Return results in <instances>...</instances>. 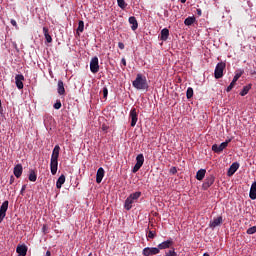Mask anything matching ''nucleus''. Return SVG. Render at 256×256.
I'll list each match as a JSON object with an SVG mask.
<instances>
[{
    "label": "nucleus",
    "mask_w": 256,
    "mask_h": 256,
    "mask_svg": "<svg viewBox=\"0 0 256 256\" xmlns=\"http://www.w3.org/2000/svg\"><path fill=\"white\" fill-rule=\"evenodd\" d=\"M226 64L224 62H219L216 65L215 71H214V77L215 79H221L223 77V71H225Z\"/></svg>",
    "instance_id": "nucleus-3"
},
{
    "label": "nucleus",
    "mask_w": 256,
    "mask_h": 256,
    "mask_svg": "<svg viewBox=\"0 0 256 256\" xmlns=\"http://www.w3.org/2000/svg\"><path fill=\"white\" fill-rule=\"evenodd\" d=\"M243 73H245V71H243V70H240L239 72H236L232 81L237 83V81H239V79H241V75H243Z\"/></svg>",
    "instance_id": "nucleus-31"
},
{
    "label": "nucleus",
    "mask_w": 256,
    "mask_h": 256,
    "mask_svg": "<svg viewBox=\"0 0 256 256\" xmlns=\"http://www.w3.org/2000/svg\"><path fill=\"white\" fill-rule=\"evenodd\" d=\"M90 71L91 73H99V58L97 56L90 61Z\"/></svg>",
    "instance_id": "nucleus-8"
},
{
    "label": "nucleus",
    "mask_w": 256,
    "mask_h": 256,
    "mask_svg": "<svg viewBox=\"0 0 256 256\" xmlns=\"http://www.w3.org/2000/svg\"><path fill=\"white\" fill-rule=\"evenodd\" d=\"M7 209H9V201H4L0 207V217H6Z\"/></svg>",
    "instance_id": "nucleus-15"
},
{
    "label": "nucleus",
    "mask_w": 256,
    "mask_h": 256,
    "mask_svg": "<svg viewBox=\"0 0 256 256\" xmlns=\"http://www.w3.org/2000/svg\"><path fill=\"white\" fill-rule=\"evenodd\" d=\"M24 81H25V76H23V74H17L15 76V83H16L17 89H23V87H24L23 82Z\"/></svg>",
    "instance_id": "nucleus-12"
},
{
    "label": "nucleus",
    "mask_w": 256,
    "mask_h": 256,
    "mask_svg": "<svg viewBox=\"0 0 256 256\" xmlns=\"http://www.w3.org/2000/svg\"><path fill=\"white\" fill-rule=\"evenodd\" d=\"M160 39H161V41H167V39H169V29L164 28L161 30Z\"/></svg>",
    "instance_id": "nucleus-25"
},
{
    "label": "nucleus",
    "mask_w": 256,
    "mask_h": 256,
    "mask_svg": "<svg viewBox=\"0 0 256 256\" xmlns=\"http://www.w3.org/2000/svg\"><path fill=\"white\" fill-rule=\"evenodd\" d=\"M11 25H13V27H17V21L11 20Z\"/></svg>",
    "instance_id": "nucleus-47"
},
{
    "label": "nucleus",
    "mask_w": 256,
    "mask_h": 256,
    "mask_svg": "<svg viewBox=\"0 0 256 256\" xmlns=\"http://www.w3.org/2000/svg\"><path fill=\"white\" fill-rule=\"evenodd\" d=\"M13 183H15V177L11 176L10 177V185H13Z\"/></svg>",
    "instance_id": "nucleus-45"
},
{
    "label": "nucleus",
    "mask_w": 256,
    "mask_h": 256,
    "mask_svg": "<svg viewBox=\"0 0 256 256\" xmlns=\"http://www.w3.org/2000/svg\"><path fill=\"white\" fill-rule=\"evenodd\" d=\"M229 143H231L230 139L222 142L220 145L214 144L212 145V151H214V153H221L224 149H227Z\"/></svg>",
    "instance_id": "nucleus-5"
},
{
    "label": "nucleus",
    "mask_w": 256,
    "mask_h": 256,
    "mask_svg": "<svg viewBox=\"0 0 256 256\" xmlns=\"http://www.w3.org/2000/svg\"><path fill=\"white\" fill-rule=\"evenodd\" d=\"M193 23H195V17H188L184 20V25H186L187 27H191V25H193Z\"/></svg>",
    "instance_id": "nucleus-28"
},
{
    "label": "nucleus",
    "mask_w": 256,
    "mask_h": 256,
    "mask_svg": "<svg viewBox=\"0 0 256 256\" xmlns=\"http://www.w3.org/2000/svg\"><path fill=\"white\" fill-rule=\"evenodd\" d=\"M143 163H145V156H143V154H139L136 157V164L132 169V173H137V171L143 167Z\"/></svg>",
    "instance_id": "nucleus-4"
},
{
    "label": "nucleus",
    "mask_w": 256,
    "mask_h": 256,
    "mask_svg": "<svg viewBox=\"0 0 256 256\" xmlns=\"http://www.w3.org/2000/svg\"><path fill=\"white\" fill-rule=\"evenodd\" d=\"M0 105H1V99H0Z\"/></svg>",
    "instance_id": "nucleus-55"
},
{
    "label": "nucleus",
    "mask_w": 256,
    "mask_h": 256,
    "mask_svg": "<svg viewBox=\"0 0 256 256\" xmlns=\"http://www.w3.org/2000/svg\"><path fill=\"white\" fill-rule=\"evenodd\" d=\"M103 177H105V169L100 167L96 173V183H101V181H103Z\"/></svg>",
    "instance_id": "nucleus-16"
},
{
    "label": "nucleus",
    "mask_w": 256,
    "mask_h": 256,
    "mask_svg": "<svg viewBox=\"0 0 256 256\" xmlns=\"http://www.w3.org/2000/svg\"><path fill=\"white\" fill-rule=\"evenodd\" d=\"M249 197L252 201L256 199V181H254L250 187Z\"/></svg>",
    "instance_id": "nucleus-20"
},
{
    "label": "nucleus",
    "mask_w": 256,
    "mask_h": 256,
    "mask_svg": "<svg viewBox=\"0 0 256 256\" xmlns=\"http://www.w3.org/2000/svg\"><path fill=\"white\" fill-rule=\"evenodd\" d=\"M28 179H29V181H32L33 183H35V181H37V173L35 172V170H30Z\"/></svg>",
    "instance_id": "nucleus-29"
},
{
    "label": "nucleus",
    "mask_w": 256,
    "mask_h": 256,
    "mask_svg": "<svg viewBox=\"0 0 256 256\" xmlns=\"http://www.w3.org/2000/svg\"><path fill=\"white\" fill-rule=\"evenodd\" d=\"M223 223V217L219 216L210 221L209 227L211 229H215V227H219Z\"/></svg>",
    "instance_id": "nucleus-13"
},
{
    "label": "nucleus",
    "mask_w": 256,
    "mask_h": 256,
    "mask_svg": "<svg viewBox=\"0 0 256 256\" xmlns=\"http://www.w3.org/2000/svg\"><path fill=\"white\" fill-rule=\"evenodd\" d=\"M92 255H93V254L90 253L88 256H92Z\"/></svg>",
    "instance_id": "nucleus-54"
},
{
    "label": "nucleus",
    "mask_w": 256,
    "mask_h": 256,
    "mask_svg": "<svg viewBox=\"0 0 256 256\" xmlns=\"http://www.w3.org/2000/svg\"><path fill=\"white\" fill-rule=\"evenodd\" d=\"M174 245L173 239L169 238L168 240L158 244V251L161 253L163 249H171Z\"/></svg>",
    "instance_id": "nucleus-7"
},
{
    "label": "nucleus",
    "mask_w": 256,
    "mask_h": 256,
    "mask_svg": "<svg viewBox=\"0 0 256 256\" xmlns=\"http://www.w3.org/2000/svg\"><path fill=\"white\" fill-rule=\"evenodd\" d=\"M203 256H210L209 253H204Z\"/></svg>",
    "instance_id": "nucleus-52"
},
{
    "label": "nucleus",
    "mask_w": 256,
    "mask_h": 256,
    "mask_svg": "<svg viewBox=\"0 0 256 256\" xmlns=\"http://www.w3.org/2000/svg\"><path fill=\"white\" fill-rule=\"evenodd\" d=\"M3 219H5V216H0V223H3Z\"/></svg>",
    "instance_id": "nucleus-49"
},
{
    "label": "nucleus",
    "mask_w": 256,
    "mask_h": 256,
    "mask_svg": "<svg viewBox=\"0 0 256 256\" xmlns=\"http://www.w3.org/2000/svg\"><path fill=\"white\" fill-rule=\"evenodd\" d=\"M237 82H234V80H232V82L230 83V85L226 88L227 93L231 92L233 90V87H235Z\"/></svg>",
    "instance_id": "nucleus-35"
},
{
    "label": "nucleus",
    "mask_w": 256,
    "mask_h": 256,
    "mask_svg": "<svg viewBox=\"0 0 256 256\" xmlns=\"http://www.w3.org/2000/svg\"><path fill=\"white\" fill-rule=\"evenodd\" d=\"M61 151V147L56 145L52 151L51 159H59V152Z\"/></svg>",
    "instance_id": "nucleus-23"
},
{
    "label": "nucleus",
    "mask_w": 256,
    "mask_h": 256,
    "mask_svg": "<svg viewBox=\"0 0 256 256\" xmlns=\"http://www.w3.org/2000/svg\"><path fill=\"white\" fill-rule=\"evenodd\" d=\"M117 3H118V7H120V9L127 8V3L125 2V0H117Z\"/></svg>",
    "instance_id": "nucleus-32"
},
{
    "label": "nucleus",
    "mask_w": 256,
    "mask_h": 256,
    "mask_svg": "<svg viewBox=\"0 0 256 256\" xmlns=\"http://www.w3.org/2000/svg\"><path fill=\"white\" fill-rule=\"evenodd\" d=\"M130 119H131V127H135L137 125V121H139L137 109L132 108L130 111Z\"/></svg>",
    "instance_id": "nucleus-11"
},
{
    "label": "nucleus",
    "mask_w": 256,
    "mask_h": 256,
    "mask_svg": "<svg viewBox=\"0 0 256 256\" xmlns=\"http://www.w3.org/2000/svg\"><path fill=\"white\" fill-rule=\"evenodd\" d=\"M59 167V159L51 158L50 160V171L52 175H57V169Z\"/></svg>",
    "instance_id": "nucleus-10"
},
{
    "label": "nucleus",
    "mask_w": 256,
    "mask_h": 256,
    "mask_svg": "<svg viewBox=\"0 0 256 256\" xmlns=\"http://www.w3.org/2000/svg\"><path fill=\"white\" fill-rule=\"evenodd\" d=\"M42 231L45 235H47V225H43Z\"/></svg>",
    "instance_id": "nucleus-44"
},
{
    "label": "nucleus",
    "mask_w": 256,
    "mask_h": 256,
    "mask_svg": "<svg viewBox=\"0 0 256 256\" xmlns=\"http://www.w3.org/2000/svg\"><path fill=\"white\" fill-rule=\"evenodd\" d=\"M43 33L47 43H53V38L49 35V28L43 27Z\"/></svg>",
    "instance_id": "nucleus-24"
},
{
    "label": "nucleus",
    "mask_w": 256,
    "mask_h": 256,
    "mask_svg": "<svg viewBox=\"0 0 256 256\" xmlns=\"http://www.w3.org/2000/svg\"><path fill=\"white\" fill-rule=\"evenodd\" d=\"M156 233H155V231H149L148 232V234H147V237H148V239H155V237H156Z\"/></svg>",
    "instance_id": "nucleus-36"
},
{
    "label": "nucleus",
    "mask_w": 256,
    "mask_h": 256,
    "mask_svg": "<svg viewBox=\"0 0 256 256\" xmlns=\"http://www.w3.org/2000/svg\"><path fill=\"white\" fill-rule=\"evenodd\" d=\"M246 233H247V235H255V233H256V226H252V227L248 228Z\"/></svg>",
    "instance_id": "nucleus-33"
},
{
    "label": "nucleus",
    "mask_w": 256,
    "mask_h": 256,
    "mask_svg": "<svg viewBox=\"0 0 256 256\" xmlns=\"http://www.w3.org/2000/svg\"><path fill=\"white\" fill-rule=\"evenodd\" d=\"M187 99H191L193 97V88L189 87L186 91Z\"/></svg>",
    "instance_id": "nucleus-34"
},
{
    "label": "nucleus",
    "mask_w": 256,
    "mask_h": 256,
    "mask_svg": "<svg viewBox=\"0 0 256 256\" xmlns=\"http://www.w3.org/2000/svg\"><path fill=\"white\" fill-rule=\"evenodd\" d=\"M198 11V15H201V10H197Z\"/></svg>",
    "instance_id": "nucleus-53"
},
{
    "label": "nucleus",
    "mask_w": 256,
    "mask_h": 256,
    "mask_svg": "<svg viewBox=\"0 0 256 256\" xmlns=\"http://www.w3.org/2000/svg\"><path fill=\"white\" fill-rule=\"evenodd\" d=\"M16 253H18V256H25L27 255V246L25 245H18L16 248Z\"/></svg>",
    "instance_id": "nucleus-19"
},
{
    "label": "nucleus",
    "mask_w": 256,
    "mask_h": 256,
    "mask_svg": "<svg viewBox=\"0 0 256 256\" xmlns=\"http://www.w3.org/2000/svg\"><path fill=\"white\" fill-rule=\"evenodd\" d=\"M121 63L124 65V67H127V60H125V58L121 59Z\"/></svg>",
    "instance_id": "nucleus-43"
},
{
    "label": "nucleus",
    "mask_w": 256,
    "mask_h": 256,
    "mask_svg": "<svg viewBox=\"0 0 256 256\" xmlns=\"http://www.w3.org/2000/svg\"><path fill=\"white\" fill-rule=\"evenodd\" d=\"M46 256H51V251L48 250V251L46 252Z\"/></svg>",
    "instance_id": "nucleus-50"
},
{
    "label": "nucleus",
    "mask_w": 256,
    "mask_h": 256,
    "mask_svg": "<svg viewBox=\"0 0 256 256\" xmlns=\"http://www.w3.org/2000/svg\"><path fill=\"white\" fill-rule=\"evenodd\" d=\"M102 93H103V98L107 99V95H109V90L107 89V87L103 88Z\"/></svg>",
    "instance_id": "nucleus-39"
},
{
    "label": "nucleus",
    "mask_w": 256,
    "mask_h": 256,
    "mask_svg": "<svg viewBox=\"0 0 256 256\" xmlns=\"http://www.w3.org/2000/svg\"><path fill=\"white\" fill-rule=\"evenodd\" d=\"M139 197H141V192H135L130 194V196L125 200L124 209H126V211H131V209L133 208V203H136Z\"/></svg>",
    "instance_id": "nucleus-2"
},
{
    "label": "nucleus",
    "mask_w": 256,
    "mask_h": 256,
    "mask_svg": "<svg viewBox=\"0 0 256 256\" xmlns=\"http://www.w3.org/2000/svg\"><path fill=\"white\" fill-rule=\"evenodd\" d=\"M65 184V175H61L59 178H58V180H57V182H56V187H57V189H61V187H63V185Z\"/></svg>",
    "instance_id": "nucleus-27"
},
{
    "label": "nucleus",
    "mask_w": 256,
    "mask_h": 256,
    "mask_svg": "<svg viewBox=\"0 0 256 256\" xmlns=\"http://www.w3.org/2000/svg\"><path fill=\"white\" fill-rule=\"evenodd\" d=\"M0 115H3V105L0 104Z\"/></svg>",
    "instance_id": "nucleus-48"
},
{
    "label": "nucleus",
    "mask_w": 256,
    "mask_h": 256,
    "mask_svg": "<svg viewBox=\"0 0 256 256\" xmlns=\"http://www.w3.org/2000/svg\"><path fill=\"white\" fill-rule=\"evenodd\" d=\"M129 23L131 26L132 31H137L138 27H139V23L137 22V18H135V16H131L129 17Z\"/></svg>",
    "instance_id": "nucleus-18"
},
{
    "label": "nucleus",
    "mask_w": 256,
    "mask_h": 256,
    "mask_svg": "<svg viewBox=\"0 0 256 256\" xmlns=\"http://www.w3.org/2000/svg\"><path fill=\"white\" fill-rule=\"evenodd\" d=\"M107 129H109V126L103 124V125H102V131H107Z\"/></svg>",
    "instance_id": "nucleus-46"
},
{
    "label": "nucleus",
    "mask_w": 256,
    "mask_h": 256,
    "mask_svg": "<svg viewBox=\"0 0 256 256\" xmlns=\"http://www.w3.org/2000/svg\"><path fill=\"white\" fill-rule=\"evenodd\" d=\"M57 91L58 94L65 95V84L63 83V80L58 81Z\"/></svg>",
    "instance_id": "nucleus-22"
},
{
    "label": "nucleus",
    "mask_w": 256,
    "mask_h": 256,
    "mask_svg": "<svg viewBox=\"0 0 256 256\" xmlns=\"http://www.w3.org/2000/svg\"><path fill=\"white\" fill-rule=\"evenodd\" d=\"M169 173H171V175H175L177 173V167H171Z\"/></svg>",
    "instance_id": "nucleus-40"
},
{
    "label": "nucleus",
    "mask_w": 256,
    "mask_h": 256,
    "mask_svg": "<svg viewBox=\"0 0 256 256\" xmlns=\"http://www.w3.org/2000/svg\"><path fill=\"white\" fill-rule=\"evenodd\" d=\"M159 248L157 247H146L142 250V255L144 256H153L159 255Z\"/></svg>",
    "instance_id": "nucleus-6"
},
{
    "label": "nucleus",
    "mask_w": 256,
    "mask_h": 256,
    "mask_svg": "<svg viewBox=\"0 0 256 256\" xmlns=\"http://www.w3.org/2000/svg\"><path fill=\"white\" fill-rule=\"evenodd\" d=\"M132 85L138 91H145L149 89V84L147 83V77L143 74H137L136 79L132 82Z\"/></svg>",
    "instance_id": "nucleus-1"
},
{
    "label": "nucleus",
    "mask_w": 256,
    "mask_h": 256,
    "mask_svg": "<svg viewBox=\"0 0 256 256\" xmlns=\"http://www.w3.org/2000/svg\"><path fill=\"white\" fill-rule=\"evenodd\" d=\"M15 177L17 179H19V177H21V175H23V165L21 164H17L15 167H14V171H13Z\"/></svg>",
    "instance_id": "nucleus-17"
},
{
    "label": "nucleus",
    "mask_w": 256,
    "mask_h": 256,
    "mask_svg": "<svg viewBox=\"0 0 256 256\" xmlns=\"http://www.w3.org/2000/svg\"><path fill=\"white\" fill-rule=\"evenodd\" d=\"M84 30H85V22H83V20H80L78 22L77 33H83Z\"/></svg>",
    "instance_id": "nucleus-30"
},
{
    "label": "nucleus",
    "mask_w": 256,
    "mask_h": 256,
    "mask_svg": "<svg viewBox=\"0 0 256 256\" xmlns=\"http://www.w3.org/2000/svg\"><path fill=\"white\" fill-rule=\"evenodd\" d=\"M181 3H187V0H180Z\"/></svg>",
    "instance_id": "nucleus-51"
},
{
    "label": "nucleus",
    "mask_w": 256,
    "mask_h": 256,
    "mask_svg": "<svg viewBox=\"0 0 256 256\" xmlns=\"http://www.w3.org/2000/svg\"><path fill=\"white\" fill-rule=\"evenodd\" d=\"M54 109H61L62 104H61V100H57L56 103L53 105Z\"/></svg>",
    "instance_id": "nucleus-37"
},
{
    "label": "nucleus",
    "mask_w": 256,
    "mask_h": 256,
    "mask_svg": "<svg viewBox=\"0 0 256 256\" xmlns=\"http://www.w3.org/2000/svg\"><path fill=\"white\" fill-rule=\"evenodd\" d=\"M118 47L119 49H125V44H123V42H119Z\"/></svg>",
    "instance_id": "nucleus-42"
},
{
    "label": "nucleus",
    "mask_w": 256,
    "mask_h": 256,
    "mask_svg": "<svg viewBox=\"0 0 256 256\" xmlns=\"http://www.w3.org/2000/svg\"><path fill=\"white\" fill-rule=\"evenodd\" d=\"M251 87H253V84H248L243 87L242 91L240 92L241 97H245L249 91H251Z\"/></svg>",
    "instance_id": "nucleus-26"
},
{
    "label": "nucleus",
    "mask_w": 256,
    "mask_h": 256,
    "mask_svg": "<svg viewBox=\"0 0 256 256\" xmlns=\"http://www.w3.org/2000/svg\"><path fill=\"white\" fill-rule=\"evenodd\" d=\"M213 183H215V176L213 174H210L206 177L204 183L202 184V189H204V191H207V189H209V187H211Z\"/></svg>",
    "instance_id": "nucleus-9"
},
{
    "label": "nucleus",
    "mask_w": 256,
    "mask_h": 256,
    "mask_svg": "<svg viewBox=\"0 0 256 256\" xmlns=\"http://www.w3.org/2000/svg\"><path fill=\"white\" fill-rule=\"evenodd\" d=\"M205 173H207V170L205 169L198 170L196 173L197 181H203V179H205Z\"/></svg>",
    "instance_id": "nucleus-21"
},
{
    "label": "nucleus",
    "mask_w": 256,
    "mask_h": 256,
    "mask_svg": "<svg viewBox=\"0 0 256 256\" xmlns=\"http://www.w3.org/2000/svg\"><path fill=\"white\" fill-rule=\"evenodd\" d=\"M166 256H177V252H175V248L166 252Z\"/></svg>",
    "instance_id": "nucleus-38"
},
{
    "label": "nucleus",
    "mask_w": 256,
    "mask_h": 256,
    "mask_svg": "<svg viewBox=\"0 0 256 256\" xmlns=\"http://www.w3.org/2000/svg\"><path fill=\"white\" fill-rule=\"evenodd\" d=\"M27 189V185H23L20 191V195H23L25 193V190Z\"/></svg>",
    "instance_id": "nucleus-41"
},
{
    "label": "nucleus",
    "mask_w": 256,
    "mask_h": 256,
    "mask_svg": "<svg viewBox=\"0 0 256 256\" xmlns=\"http://www.w3.org/2000/svg\"><path fill=\"white\" fill-rule=\"evenodd\" d=\"M237 169H239V163L238 162L232 163V165L230 166L227 172L228 177H233V175L237 173Z\"/></svg>",
    "instance_id": "nucleus-14"
}]
</instances>
